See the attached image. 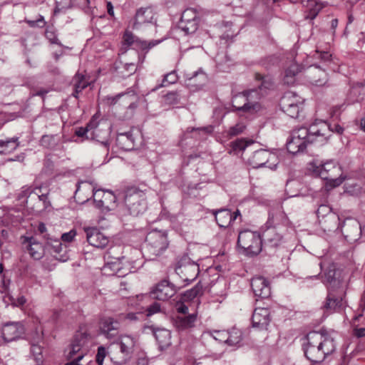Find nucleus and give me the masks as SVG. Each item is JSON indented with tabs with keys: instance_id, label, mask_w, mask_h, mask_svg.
Listing matches in <instances>:
<instances>
[{
	"instance_id": "nucleus-16",
	"label": "nucleus",
	"mask_w": 365,
	"mask_h": 365,
	"mask_svg": "<svg viewBox=\"0 0 365 365\" xmlns=\"http://www.w3.org/2000/svg\"><path fill=\"white\" fill-rule=\"evenodd\" d=\"M317 215L319 221L322 225L324 230H338L339 228V226L337 224L339 221V217L334 213L331 212V209L329 206L326 205H321L318 207Z\"/></svg>"
},
{
	"instance_id": "nucleus-28",
	"label": "nucleus",
	"mask_w": 365,
	"mask_h": 365,
	"mask_svg": "<svg viewBox=\"0 0 365 365\" xmlns=\"http://www.w3.org/2000/svg\"><path fill=\"white\" fill-rule=\"evenodd\" d=\"M185 78L187 86H195V89H200L207 81V75L201 69L192 73H185Z\"/></svg>"
},
{
	"instance_id": "nucleus-55",
	"label": "nucleus",
	"mask_w": 365,
	"mask_h": 365,
	"mask_svg": "<svg viewBox=\"0 0 365 365\" xmlns=\"http://www.w3.org/2000/svg\"><path fill=\"white\" fill-rule=\"evenodd\" d=\"M31 351L35 358L36 363L38 364H40L42 362V348L38 344H36L35 343L32 342Z\"/></svg>"
},
{
	"instance_id": "nucleus-42",
	"label": "nucleus",
	"mask_w": 365,
	"mask_h": 365,
	"mask_svg": "<svg viewBox=\"0 0 365 365\" xmlns=\"http://www.w3.org/2000/svg\"><path fill=\"white\" fill-rule=\"evenodd\" d=\"M120 259L122 261L121 267L131 268L129 273L136 272L143 265V261L139 259L126 258L124 256L121 257Z\"/></svg>"
},
{
	"instance_id": "nucleus-46",
	"label": "nucleus",
	"mask_w": 365,
	"mask_h": 365,
	"mask_svg": "<svg viewBox=\"0 0 365 365\" xmlns=\"http://www.w3.org/2000/svg\"><path fill=\"white\" fill-rule=\"evenodd\" d=\"M212 131V128L210 127L206 128H187L186 133H185V135L186 138H188L190 135H191V137L197 138L199 136V138H201V135H205L208 133H210Z\"/></svg>"
},
{
	"instance_id": "nucleus-33",
	"label": "nucleus",
	"mask_w": 365,
	"mask_h": 365,
	"mask_svg": "<svg viewBox=\"0 0 365 365\" xmlns=\"http://www.w3.org/2000/svg\"><path fill=\"white\" fill-rule=\"evenodd\" d=\"M220 335H225L226 336L225 344L230 346H235L242 340V331L237 329H232L231 331L222 330L219 333Z\"/></svg>"
},
{
	"instance_id": "nucleus-30",
	"label": "nucleus",
	"mask_w": 365,
	"mask_h": 365,
	"mask_svg": "<svg viewBox=\"0 0 365 365\" xmlns=\"http://www.w3.org/2000/svg\"><path fill=\"white\" fill-rule=\"evenodd\" d=\"M302 67L293 61L285 69L283 81L289 86L294 85L296 81V76L302 71Z\"/></svg>"
},
{
	"instance_id": "nucleus-29",
	"label": "nucleus",
	"mask_w": 365,
	"mask_h": 365,
	"mask_svg": "<svg viewBox=\"0 0 365 365\" xmlns=\"http://www.w3.org/2000/svg\"><path fill=\"white\" fill-rule=\"evenodd\" d=\"M153 334L161 350L171 344V333L168 329L158 328L153 331Z\"/></svg>"
},
{
	"instance_id": "nucleus-14",
	"label": "nucleus",
	"mask_w": 365,
	"mask_h": 365,
	"mask_svg": "<svg viewBox=\"0 0 365 365\" xmlns=\"http://www.w3.org/2000/svg\"><path fill=\"white\" fill-rule=\"evenodd\" d=\"M99 124L98 117L94 115L86 127H80L76 128L75 134L80 138H85L86 139H91L96 140L107 147L108 145V132L103 131L104 135L98 138V135L96 134L98 130V125Z\"/></svg>"
},
{
	"instance_id": "nucleus-59",
	"label": "nucleus",
	"mask_w": 365,
	"mask_h": 365,
	"mask_svg": "<svg viewBox=\"0 0 365 365\" xmlns=\"http://www.w3.org/2000/svg\"><path fill=\"white\" fill-rule=\"evenodd\" d=\"M178 77L175 72H171L164 76L163 82L160 86H167L177 81Z\"/></svg>"
},
{
	"instance_id": "nucleus-51",
	"label": "nucleus",
	"mask_w": 365,
	"mask_h": 365,
	"mask_svg": "<svg viewBox=\"0 0 365 365\" xmlns=\"http://www.w3.org/2000/svg\"><path fill=\"white\" fill-rule=\"evenodd\" d=\"M46 38L51 43L57 44L61 46V43L57 38L56 31L53 27H48L45 31Z\"/></svg>"
},
{
	"instance_id": "nucleus-4",
	"label": "nucleus",
	"mask_w": 365,
	"mask_h": 365,
	"mask_svg": "<svg viewBox=\"0 0 365 365\" xmlns=\"http://www.w3.org/2000/svg\"><path fill=\"white\" fill-rule=\"evenodd\" d=\"M308 169L314 175L327 180V185L331 187L339 186L346 179L342 174L334 178L341 173V166L334 160H314L309 164Z\"/></svg>"
},
{
	"instance_id": "nucleus-27",
	"label": "nucleus",
	"mask_w": 365,
	"mask_h": 365,
	"mask_svg": "<svg viewBox=\"0 0 365 365\" xmlns=\"http://www.w3.org/2000/svg\"><path fill=\"white\" fill-rule=\"evenodd\" d=\"M133 132V129H130L126 132H118L116 144L120 149L125 150L133 149L135 140Z\"/></svg>"
},
{
	"instance_id": "nucleus-3",
	"label": "nucleus",
	"mask_w": 365,
	"mask_h": 365,
	"mask_svg": "<svg viewBox=\"0 0 365 365\" xmlns=\"http://www.w3.org/2000/svg\"><path fill=\"white\" fill-rule=\"evenodd\" d=\"M329 126L325 121H318L309 128L301 127L294 130L290 140L287 143V149L292 154L303 152L309 143L323 145L329 135Z\"/></svg>"
},
{
	"instance_id": "nucleus-61",
	"label": "nucleus",
	"mask_w": 365,
	"mask_h": 365,
	"mask_svg": "<svg viewBox=\"0 0 365 365\" xmlns=\"http://www.w3.org/2000/svg\"><path fill=\"white\" fill-rule=\"evenodd\" d=\"M76 230H71L69 232H65L63 234H62L61 235V240L63 242H71L75 237L76 236Z\"/></svg>"
},
{
	"instance_id": "nucleus-49",
	"label": "nucleus",
	"mask_w": 365,
	"mask_h": 365,
	"mask_svg": "<svg viewBox=\"0 0 365 365\" xmlns=\"http://www.w3.org/2000/svg\"><path fill=\"white\" fill-rule=\"evenodd\" d=\"M50 245L53 252L56 254L59 255L60 260L66 261L67 257L64 256L63 255H61V252H63V250L64 248L61 241L59 240H51Z\"/></svg>"
},
{
	"instance_id": "nucleus-20",
	"label": "nucleus",
	"mask_w": 365,
	"mask_h": 365,
	"mask_svg": "<svg viewBox=\"0 0 365 365\" xmlns=\"http://www.w3.org/2000/svg\"><path fill=\"white\" fill-rule=\"evenodd\" d=\"M136 95L133 91H128L125 93H120L114 96H107L105 101L108 105L114 106L118 102L123 105H128V108L133 110L137 108V103L134 101Z\"/></svg>"
},
{
	"instance_id": "nucleus-11",
	"label": "nucleus",
	"mask_w": 365,
	"mask_h": 365,
	"mask_svg": "<svg viewBox=\"0 0 365 365\" xmlns=\"http://www.w3.org/2000/svg\"><path fill=\"white\" fill-rule=\"evenodd\" d=\"M113 250L110 249L104 255L105 264L103 267V272L105 274L112 276L115 275L118 277H123L129 274L130 267H121L122 261L120 257H114L112 255Z\"/></svg>"
},
{
	"instance_id": "nucleus-52",
	"label": "nucleus",
	"mask_w": 365,
	"mask_h": 365,
	"mask_svg": "<svg viewBox=\"0 0 365 365\" xmlns=\"http://www.w3.org/2000/svg\"><path fill=\"white\" fill-rule=\"evenodd\" d=\"M362 187L354 182H346L345 184V192L351 195L358 196L361 194Z\"/></svg>"
},
{
	"instance_id": "nucleus-1",
	"label": "nucleus",
	"mask_w": 365,
	"mask_h": 365,
	"mask_svg": "<svg viewBox=\"0 0 365 365\" xmlns=\"http://www.w3.org/2000/svg\"><path fill=\"white\" fill-rule=\"evenodd\" d=\"M336 335L334 331L325 329L308 333L302 344L306 357L314 363L323 361L336 350Z\"/></svg>"
},
{
	"instance_id": "nucleus-45",
	"label": "nucleus",
	"mask_w": 365,
	"mask_h": 365,
	"mask_svg": "<svg viewBox=\"0 0 365 365\" xmlns=\"http://www.w3.org/2000/svg\"><path fill=\"white\" fill-rule=\"evenodd\" d=\"M249 146V143L243 139H237L230 143V153L238 154L240 151L245 150Z\"/></svg>"
},
{
	"instance_id": "nucleus-18",
	"label": "nucleus",
	"mask_w": 365,
	"mask_h": 365,
	"mask_svg": "<svg viewBox=\"0 0 365 365\" xmlns=\"http://www.w3.org/2000/svg\"><path fill=\"white\" fill-rule=\"evenodd\" d=\"M178 288L168 280H162L150 291L151 298L165 301L173 297Z\"/></svg>"
},
{
	"instance_id": "nucleus-23",
	"label": "nucleus",
	"mask_w": 365,
	"mask_h": 365,
	"mask_svg": "<svg viewBox=\"0 0 365 365\" xmlns=\"http://www.w3.org/2000/svg\"><path fill=\"white\" fill-rule=\"evenodd\" d=\"M24 333V328L19 322L6 323L1 330L3 339L8 342L18 339Z\"/></svg>"
},
{
	"instance_id": "nucleus-37",
	"label": "nucleus",
	"mask_w": 365,
	"mask_h": 365,
	"mask_svg": "<svg viewBox=\"0 0 365 365\" xmlns=\"http://www.w3.org/2000/svg\"><path fill=\"white\" fill-rule=\"evenodd\" d=\"M81 187H83L84 190H92L94 203L96 207H98L97 200L103 199V193L105 192V190L101 189H96V187L92 186V185L88 182H81L77 185L76 193L79 192Z\"/></svg>"
},
{
	"instance_id": "nucleus-63",
	"label": "nucleus",
	"mask_w": 365,
	"mask_h": 365,
	"mask_svg": "<svg viewBox=\"0 0 365 365\" xmlns=\"http://www.w3.org/2000/svg\"><path fill=\"white\" fill-rule=\"evenodd\" d=\"M329 126V129H330V133H329V135H328L327 140L329 138V136L331 135V133L332 132H335L336 133H341L344 130L343 128L338 125V124H334V126H331L330 124H329L328 123L325 122Z\"/></svg>"
},
{
	"instance_id": "nucleus-8",
	"label": "nucleus",
	"mask_w": 365,
	"mask_h": 365,
	"mask_svg": "<svg viewBox=\"0 0 365 365\" xmlns=\"http://www.w3.org/2000/svg\"><path fill=\"white\" fill-rule=\"evenodd\" d=\"M135 343V338L130 335L121 336L118 342L113 343L110 357L113 364L122 365L126 363L131 357Z\"/></svg>"
},
{
	"instance_id": "nucleus-44",
	"label": "nucleus",
	"mask_w": 365,
	"mask_h": 365,
	"mask_svg": "<svg viewBox=\"0 0 365 365\" xmlns=\"http://www.w3.org/2000/svg\"><path fill=\"white\" fill-rule=\"evenodd\" d=\"M200 19L196 10L192 8L186 9L181 15L179 23H185L186 21H199Z\"/></svg>"
},
{
	"instance_id": "nucleus-5",
	"label": "nucleus",
	"mask_w": 365,
	"mask_h": 365,
	"mask_svg": "<svg viewBox=\"0 0 365 365\" xmlns=\"http://www.w3.org/2000/svg\"><path fill=\"white\" fill-rule=\"evenodd\" d=\"M284 217V213L281 212L269 214V218L266 222L267 227L262 233V239L266 245L275 247L284 242L285 227L278 222Z\"/></svg>"
},
{
	"instance_id": "nucleus-36",
	"label": "nucleus",
	"mask_w": 365,
	"mask_h": 365,
	"mask_svg": "<svg viewBox=\"0 0 365 365\" xmlns=\"http://www.w3.org/2000/svg\"><path fill=\"white\" fill-rule=\"evenodd\" d=\"M304 99L292 91L287 92L280 101L281 108H289V106L295 103H303Z\"/></svg>"
},
{
	"instance_id": "nucleus-47",
	"label": "nucleus",
	"mask_w": 365,
	"mask_h": 365,
	"mask_svg": "<svg viewBox=\"0 0 365 365\" xmlns=\"http://www.w3.org/2000/svg\"><path fill=\"white\" fill-rule=\"evenodd\" d=\"M303 103H295L289 106V108H281L282 110L289 116L296 118L299 116V112L302 110Z\"/></svg>"
},
{
	"instance_id": "nucleus-62",
	"label": "nucleus",
	"mask_w": 365,
	"mask_h": 365,
	"mask_svg": "<svg viewBox=\"0 0 365 365\" xmlns=\"http://www.w3.org/2000/svg\"><path fill=\"white\" fill-rule=\"evenodd\" d=\"M160 311V304L158 302H154L147 308L148 316H151Z\"/></svg>"
},
{
	"instance_id": "nucleus-12",
	"label": "nucleus",
	"mask_w": 365,
	"mask_h": 365,
	"mask_svg": "<svg viewBox=\"0 0 365 365\" xmlns=\"http://www.w3.org/2000/svg\"><path fill=\"white\" fill-rule=\"evenodd\" d=\"M247 163L253 168L267 167L272 170L277 168V156L267 150H258L247 158Z\"/></svg>"
},
{
	"instance_id": "nucleus-2",
	"label": "nucleus",
	"mask_w": 365,
	"mask_h": 365,
	"mask_svg": "<svg viewBox=\"0 0 365 365\" xmlns=\"http://www.w3.org/2000/svg\"><path fill=\"white\" fill-rule=\"evenodd\" d=\"M256 79L261 82L257 88L245 91L234 96L232 99V107L235 110L238 111L240 115L246 118L255 115L262 108L259 100L267 94V90L273 86V81L269 76H263L261 74H256Z\"/></svg>"
},
{
	"instance_id": "nucleus-50",
	"label": "nucleus",
	"mask_w": 365,
	"mask_h": 365,
	"mask_svg": "<svg viewBox=\"0 0 365 365\" xmlns=\"http://www.w3.org/2000/svg\"><path fill=\"white\" fill-rule=\"evenodd\" d=\"M138 58V60L137 64L135 63H126L125 64L124 68L126 71L129 72V74H133L135 73L138 68L143 64L145 58V54L143 56L139 54Z\"/></svg>"
},
{
	"instance_id": "nucleus-10",
	"label": "nucleus",
	"mask_w": 365,
	"mask_h": 365,
	"mask_svg": "<svg viewBox=\"0 0 365 365\" xmlns=\"http://www.w3.org/2000/svg\"><path fill=\"white\" fill-rule=\"evenodd\" d=\"M124 200L130 214L133 216H138L146 210L145 193L135 187L126 190Z\"/></svg>"
},
{
	"instance_id": "nucleus-41",
	"label": "nucleus",
	"mask_w": 365,
	"mask_h": 365,
	"mask_svg": "<svg viewBox=\"0 0 365 365\" xmlns=\"http://www.w3.org/2000/svg\"><path fill=\"white\" fill-rule=\"evenodd\" d=\"M74 93L73 96L78 98V94L86 88L88 85V81L83 74L77 73L73 78Z\"/></svg>"
},
{
	"instance_id": "nucleus-40",
	"label": "nucleus",
	"mask_w": 365,
	"mask_h": 365,
	"mask_svg": "<svg viewBox=\"0 0 365 365\" xmlns=\"http://www.w3.org/2000/svg\"><path fill=\"white\" fill-rule=\"evenodd\" d=\"M351 219L349 218L344 220L342 225H341L339 221L337 224L339 225V228L338 230H341V232L344 235V238L347 241H355L356 240V237H357L360 234V232L359 231L358 233H355L353 228L351 226H349L347 224H345L347 223V221Z\"/></svg>"
},
{
	"instance_id": "nucleus-25",
	"label": "nucleus",
	"mask_w": 365,
	"mask_h": 365,
	"mask_svg": "<svg viewBox=\"0 0 365 365\" xmlns=\"http://www.w3.org/2000/svg\"><path fill=\"white\" fill-rule=\"evenodd\" d=\"M119 322L112 317H104L101 320V333L108 339H114L118 335Z\"/></svg>"
},
{
	"instance_id": "nucleus-15",
	"label": "nucleus",
	"mask_w": 365,
	"mask_h": 365,
	"mask_svg": "<svg viewBox=\"0 0 365 365\" xmlns=\"http://www.w3.org/2000/svg\"><path fill=\"white\" fill-rule=\"evenodd\" d=\"M156 14L153 7H140L137 9L133 17L132 28L135 30H142L148 25H155Z\"/></svg>"
},
{
	"instance_id": "nucleus-31",
	"label": "nucleus",
	"mask_w": 365,
	"mask_h": 365,
	"mask_svg": "<svg viewBox=\"0 0 365 365\" xmlns=\"http://www.w3.org/2000/svg\"><path fill=\"white\" fill-rule=\"evenodd\" d=\"M196 319L197 314L195 313L187 316H178L175 319V325L178 330H185L194 327Z\"/></svg>"
},
{
	"instance_id": "nucleus-19",
	"label": "nucleus",
	"mask_w": 365,
	"mask_h": 365,
	"mask_svg": "<svg viewBox=\"0 0 365 365\" xmlns=\"http://www.w3.org/2000/svg\"><path fill=\"white\" fill-rule=\"evenodd\" d=\"M86 240L88 244L98 249H104L109 242L110 239L96 227H84Z\"/></svg>"
},
{
	"instance_id": "nucleus-53",
	"label": "nucleus",
	"mask_w": 365,
	"mask_h": 365,
	"mask_svg": "<svg viewBox=\"0 0 365 365\" xmlns=\"http://www.w3.org/2000/svg\"><path fill=\"white\" fill-rule=\"evenodd\" d=\"M180 103L179 95L177 92H170L164 96V103L168 106H175Z\"/></svg>"
},
{
	"instance_id": "nucleus-22",
	"label": "nucleus",
	"mask_w": 365,
	"mask_h": 365,
	"mask_svg": "<svg viewBox=\"0 0 365 365\" xmlns=\"http://www.w3.org/2000/svg\"><path fill=\"white\" fill-rule=\"evenodd\" d=\"M251 287L255 295L260 298H267L271 294V287L269 282L262 276L252 277L251 280Z\"/></svg>"
},
{
	"instance_id": "nucleus-9",
	"label": "nucleus",
	"mask_w": 365,
	"mask_h": 365,
	"mask_svg": "<svg viewBox=\"0 0 365 365\" xmlns=\"http://www.w3.org/2000/svg\"><path fill=\"white\" fill-rule=\"evenodd\" d=\"M263 239L257 232L249 230L241 231L238 235L237 245L242 253L247 256L258 255L262 251Z\"/></svg>"
},
{
	"instance_id": "nucleus-38",
	"label": "nucleus",
	"mask_w": 365,
	"mask_h": 365,
	"mask_svg": "<svg viewBox=\"0 0 365 365\" xmlns=\"http://www.w3.org/2000/svg\"><path fill=\"white\" fill-rule=\"evenodd\" d=\"M18 138H11L6 140H0V153L9 154L19 146Z\"/></svg>"
},
{
	"instance_id": "nucleus-48",
	"label": "nucleus",
	"mask_w": 365,
	"mask_h": 365,
	"mask_svg": "<svg viewBox=\"0 0 365 365\" xmlns=\"http://www.w3.org/2000/svg\"><path fill=\"white\" fill-rule=\"evenodd\" d=\"M24 21L28 24V26L31 28H43L46 25V21L44 19V17L38 14L36 19H29L28 18H25Z\"/></svg>"
},
{
	"instance_id": "nucleus-17",
	"label": "nucleus",
	"mask_w": 365,
	"mask_h": 365,
	"mask_svg": "<svg viewBox=\"0 0 365 365\" xmlns=\"http://www.w3.org/2000/svg\"><path fill=\"white\" fill-rule=\"evenodd\" d=\"M165 38L160 40H152L150 41H141L137 39L135 36L128 31H126L123 37V47L127 48L130 46H135L136 48L145 51V54L150 48L161 43Z\"/></svg>"
},
{
	"instance_id": "nucleus-35",
	"label": "nucleus",
	"mask_w": 365,
	"mask_h": 365,
	"mask_svg": "<svg viewBox=\"0 0 365 365\" xmlns=\"http://www.w3.org/2000/svg\"><path fill=\"white\" fill-rule=\"evenodd\" d=\"M304 6L307 12V18L314 19L323 8L322 3L317 0H307L304 2Z\"/></svg>"
},
{
	"instance_id": "nucleus-34",
	"label": "nucleus",
	"mask_w": 365,
	"mask_h": 365,
	"mask_svg": "<svg viewBox=\"0 0 365 365\" xmlns=\"http://www.w3.org/2000/svg\"><path fill=\"white\" fill-rule=\"evenodd\" d=\"M103 198L98 200V208H106L111 210L114 207L116 201V197L113 192L105 190L103 193Z\"/></svg>"
},
{
	"instance_id": "nucleus-60",
	"label": "nucleus",
	"mask_w": 365,
	"mask_h": 365,
	"mask_svg": "<svg viewBox=\"0 0 365 365\" xmlns=\"http://www.w3.org/2000/svg\"><path fill=\"white\" fill-rule=\"evenodd\" d=\"M201 292V287L198 286H195V287L187 290L185 294L184 297L187 299H192L195 297H196Z\"/></svg>"
},
{
	"instance_id": "nucleus-13",
	"label": "nucleus",
	"mask_w": 365,
	"mask_h": 365,
	"mask_svg": "<svg viewBox=\"0 0 365 365\" xmlns=\"http://www.w3.org/2000/svg\"><path fill=\"white\" fill-rule=\"evenodd\" d=\"M175 272L185 284H189L193 282L200 273L199 265L190 262L187 257H185L178 262L175 267Z\"/></svg>"
},
{
	"instance_id": "nucleus-21",
	"label": "nucleus",
	"mask_w": 365,
	"mask_h": 365,
	"mask_svg": "<svg viewBox=\"0 0 365 365\" xmlns=\"http://www.w3.org/2000/svg\"><path fill=\"white\" fill-rule=\"evenodd\" d=\"M41 189V187H36L32 190L31 187H23L20 192L18 194V200H20L21 203H27L28 198L31 195L34 194L38 199L39 202H42L43 209L46 210L51 206V203L48 200V192L40 194Z\"/></svg>"
},
{
	"instance_id": "nucleus-43",
	"label": "nucleus",
	"mask_w": 365,
	"mask_h": 365,
	"mask_svg": "<svg viewBox=\"0 0 365 365\" xmlns=\"http://www.w3.org/2000/svg\"><path fill=\"white\" fill-rule=\"evenodd\" d=\"M199 21H186L185 23L178 24V29L185 35L194 34L198 28Z\"/></svg>"
},
{
	"instance_id": "nucleus-64",
	"label": "nucleus",
	"mask_w": 365,
	"mask_h": 365,
	"mask_svg": "<svg viewBox=\"0 0 365 365\" xmlns=\"http://www.w3.org/2000/svg\"><path fill=\"white\" fill-rule=\"evenodd\" d=\"M175 309L179 314H185L187 313L188 307L184 303H178L175 306Z\"/></svg>"
},
{
	"instance_id": "nucleus-26",
	"label": "nucleus",
	"mask_w": 365,
	"mask_h": 365,
	"mask_svg": "<svg viewBox=\"0 0 365 365\" xmlns=\"http://www.w3.org/2000/svg\"><path fill=\"white\" fill-rule=\"evenodd\" d=\"M215 220L220 227H227L231 222L236 220L237 216L240 215V211L237 210L232 213L230 210L222 209L213 211Z\"/></svg>"
},
{
	"instance_id": "nucleus-56",
	"label": "nucleus",
	"mask_w": 365,
	"mask_h": 365,
	"mask_svg": "<svg viewBox=\"0 0 365 365\" xmlns=\"http://www.w3.org/2000/svg\"><path fill=\"white\" fill-rule=\"evenodd\" d=\"M246 126L242 123H238L234 126L231 127L227 130V135L230 137L237 135L239 134H241L244 130L245 129Z\"/></svg>"
},
{
	"instance_id": "nucleus-54",
	"label": "nucleus",
	"mask_w": 365,
	"mask_h": 365,
	"mask_svg": "<svg viewBox=\"0 0 365 365\" xmlns=\"http://www.w3.org/2000/svg\"><path fill=\"white\" fill-rule=\"evenodd\" d=\"M41 145L47 148H52L56 143V135H44L41 139Z\"/></svg>"
},
{
	"instance_id": "nucleus-7",
	"label": "nucleus",
	"mask_w": 365,
	"mask_h": 365,
	"mask_svg": "<svg viewBox=\"0 0 365 365\" xmlns=\"http://www.w3.org/2000/svg\"><path fill=\"white\" fill-rule=\"evenodd\" d=\"M168 245L167 236L165 233L152 231L146 236L141 254L147 260H153L165 250Z\"/></svg>"
},
{
	"instance_id": "nucleus-58",
	"label": "nucleus",
	"mask_w": 365,
	"mask_h": 365,
	"mask_svg": "<svg viewBox=\"0 0 365 365\" xmlns=\"http://www.w3.org/2000/svg\"><path fill=\"white\" fill-rule=\"evenodd\" d=\"M108 354V351L106 350V349L103 346H101L98 348V351H97V354H96V362L98 365H103V361H104V359L106 358V356H107Z\"/></svg>"
},
{
	"instance_id": "nucleus-24",
	"label": "nucleus",
	"mask_w": 365,
	"mask_h": 365,
	"mask_svg": "<svg viewBox=\"0 0 365 365\" xmlns=\"http://www.w3.org/2000/svg\"><path fill=\"white\" fill-rule=\"evenodd\" d=\"M271 321L270 311L267 308H256L252 314V322L253 327L266 329Z\"/></svg>"
},
{
	"instance_id": "nucleus-57",
	"label": "nucleus",
	"mask_w": 365,
	"mask_h": 365,
	"mask_svg": "<svg viewBox=\"0 0 365 365\" xmlns=\"http://www.w3.org/2000/svg\"><path fill=\"white\" fill-rule=\"evenodd\" d=\"M345 224L346 225V223ZM347 225L353 228L355 233H358L359 231L361 235H364L365 236V224L361 225L355 220H349L347 221Z\"/></svg>"
},
{
	"instance_id": "nucleus-39",
	"label": "nucleus",
	"mask_w": 365,
	"mask_h": 365,
	"mask_svg": "<svg viewBox=\"0 0 365 365\" xmlns=\"http://www.w3.org/2000/svg\"><path fill=\"white\" fill-rule=\"evenodd\" d=\"M310 68L312 70V73L319 76V78H316L315 77L312 78L310 80L311 83L317 86L326 85L327 83V75L326 72L317 66H311Z\"/></svg>"
},
{
	"instance_id": "nucleus-32",
	"label": "nucleus",
	"mask_w": 365,
	"mask_h": 365,
	"mask_svg": "<svg viewBox=\"0 0 365 365\" xmlns=\"http://www.w3.org/2000/svg\"><path fill=\"white\" fill-rule=\"evenodd\" d=\"M28 252L31 257L34 259H40L44 253V250L42 245L37 242L33 237L28 240Z\"/></svg>"
},
{
	"instance_id": "nucleus-6",
	"label": "nucleus",
	"mask_w": 365,
	"mask_h": 365,
	"mask_svg": "<svg viewBox=\"0 0 365 365\" xmlns=\"http://www.w3.org/2000/svg\"><path fill=\"white\" fill-rule=\"evenodd\" d=\"M331 272H332L330 271L328 273V276L326 277V279L324 281V283L329 284L327 286L328 294L322 307L324 312L327 314L339 312L344 306V302L342 297L344 289L342 288H338L335 292L334 286L336 284H339V282L334 278V274Z\"/></svg>"
}]
</instances>
